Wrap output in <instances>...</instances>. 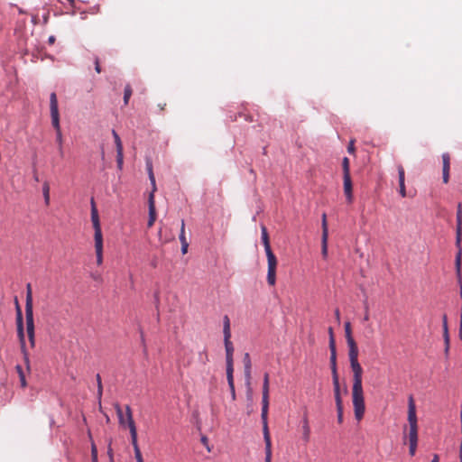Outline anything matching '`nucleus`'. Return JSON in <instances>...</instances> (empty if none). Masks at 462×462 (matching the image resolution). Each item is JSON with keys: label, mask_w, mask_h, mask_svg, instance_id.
<instances>
[{"label": "nucleus", "mask_w": 462, "mask_h": 462, "mask_svg": "<svg viewBox=\"0 0 462 462\" xmlns=\"http://www.w3.org/2000/svg\"><path fill=\"white\" fill-rule=\"evenodd\" d=\"M350 366L353 372L352 402L355 418L361 420L364 417L365 406L362 386L363 369L358 362V349L348 350Z\"/></svg>", "instance_id": "f257e3e1"}, {"label": "nucleus", "mask_w": 462, "mask_h": 462, "mask_svg": "<svg viewBox=\"0 0 462 462\" xmlns=\"http://www.w3.org/2000/svg\"><path fill=\"white\" fill-rule=\"evenodd\" d=\"M50 110H51V125L56 130V142L59 144V152L60 157H63V148H62V134L60 125V114H59V106H58V99L56 93L52 92L50 95Z\"/></svg>", "instance_id": "f03ea898"}, {"label": "nucleus", "mask_w": 462, "mask_h": 462, "mask_svg": "<svg viewBox=\"0 0 462 462\" xmlns=\"http://www.w3.org/2000/svg\"><path fill=\"white\" fill-rule=\"evenodd\" d=\"M15 309H16L17 337L19 339L21 352L23 354L25 365H26L27 369L30 370V359H29V353L26 349V344H25V335H24L23 313H22V310L18 303L17 299H15Z\"/></svg>", "instance_id": "7ed1b4c3"}, {"label": "nucleus", "mask_w": 462, "mask_h": 462, "mask_svg": "<svg viewBox=\"0 0 462 462\" xmlns=\"http://www.w3.org/2000/svg\"><path fill=\"white\" fill-rule=\"evenodd\" d=\"M408 424L409 432L407 435L409 441H418V419L416 414V406L412 396L408 400Z\"/></svg>", "instance_id": "20e7f679"}, {"label": "nucleus", "mask_w": 462, "mask_h": 462, "mask_svg": "<svg viewBox=\"0 0 462 462\" xmlns=\"http://www.w3.org/2000/svg\"><path fill=\"white\" fill-rule=\"evenodd\" d=\"M126 411H127L128 429L130 430L131 442H132V445L134 448L136 462H143L142 453H141V450H140V448H139L138 442H137V430H136L135 423L134 421L132 410L129 405H126Z\"/></svg>", "instance_id": "39448f33"}, {"label": "nucleus", "mask_w": 462, "mask_h": 462, "mask_svg": "<svg viewBox=\"0 0 462 462\" xmlns=\"http://www.w3.org/2000/svg\"><path fill=\"white\" fill-rule=\"evenodd\" d=\"M268 408H269V374H265L263 376V398H262V413H261L263 427H265V425H268V422H267Z\"/></svg>", "instance_id": "423d86ee"}, {"label": "nucleus", "mask_w": 462, "mask_h": 462, "mask_svg": "<svg viewBox=\"0 0 462 462\" xmlns=\"http://www.w3.org/2000/svg\"><path fill=\"white\" fill-rule=\"evenodd\" d=\"M329 350H330V366H331V372H332L333 387L337 388V387H340V385H339V379H338L337 369L336 345H335V339L333 337H331L329 339Z\"/></svg>", "instance_id": "0eeeda50"}, {"label": "nucleus", "mask_w": 462, "mask_h": 462, "mask_svg": "<svg viewBox=\"0 0 462 462\" xmlns=\"http://www.w3.org/2000/svg\"><path fill=\"white\" fill-rule=\"evenodd\" d=\"M267 257V282L269 285L273 286L276 282V266H277V258L272 250L266 251Z\"/></svg>", "instance_id": "6e6552de"}, {"label": "nucleus", "mask_w": 462, "mask_h": 462, "mask_svg": "<svg viewBox=\"0 0 462 462\" xmlns=\"http://www.w3.org/2000/svg\"><path fill=\"white\" fill-rule=\"evenodd\" d=\"M91 222L94 228V240L103 239L98 212L93 199H91Z\"/></svg>", "instance_id": "1a4fd4ad"}, {"label": "nucleus", "mask_w": 462, "mask_h": 462, "mask_svg": "<svg viewBox=\"0 0 462 462\" xmlns=\"http://www.w3.org/2000/svg\"><path fill=\"white\" fill-rule=\"evenodd\" d=\"M224 344L226 348V373H234V361H233V354H234V346L232 342L230 341V337H224Z\"/></svg>", "instance_id": "9d476101"}, {"label": "nucleus", "mask_w": 462, "mask_h": 462, "mask_svg": "<svg viewBox=\"0 0 462 462\" xmlns=\"http://www.w3.org/2000/svg\"><path fill=\"white\" fill-rule=\"evenodd\" d=\"M26 331L31 347L35 346V328L33 320V311L25 312Z\"/></svg>", "instance_id": "9b49d317"}, {"label": "nucleus", "mask_w": 462, "mask_h": 462, "mask_svg": "<svg viewBox=\"0 0 462 462\" xmlns=\"http://www.w3.org/2000/svg\"><path fill=\"white\" fill-rule=\"evenodd\" d=\"M263 439L265 443V462H271L272 461V442L271 438L269 434V429L268 425H265V427H263Z\"/></svg>", "instance_id": "f8f14e48"}, {"label": "nucleus", "mask_w": 462, "mask_h": 462, "mask_svg": "<svg viewBox=\"0 0 462 462\" xmlns=\"http://www.w3.org/2000/svg\"><path fill=\"white\" fill-rule=\"evenodd\" d=\"M457 225L456 244L460 249L461 248L460 244H461V240H462V206L460 203L457 205Z\"/></svg>", "instance_id": "ddd939ff"}, {"label": "nucleus", "mask_w": 462, "mask_h": 462, "mask_svg": "<svg viewBox=\"0 0 462 462\" xmlns=\"http://www.w3.org/2000/svg\"><path fill=\"white\" fill-rule=\"evenodd\" d=\"M148 210H149V219L147 226L151 227L155 220H156V209H155V201L152 194H149L148 197Z\"/></svg>", "instance_id": "4468645a"}, {"label": "nucleus", "mask_w": 462, "mask_h": 462, "mask_svg": "<svg viewBox=\"0 0 462 462\" xmlns=\"http://www.w3.org/2000/svg\"><path fill=\"white\" fill-rule=\"evenodd\" d=\"M334 396H335V402H336V407H337V421L339 423L343 420V403H342V398L340 395V387L334 388Z\"/></svg>", "instance_id": "2eb2a0df"}, {"label": "nucleus", "mask_w": 462, "mask_h": 462, "mask_svg": "<svg viewBox=\"0 0 462 462\" xmlns=\"http://www.w3.org/2000/svg\"><path fill=\"white\" fill-rule=\"evenodd\" d=\"M398 170V179H399V193L402 198L406 197V189H405V171L402 165L397 167Z\"/></svg>", "instance_id": "dca6fc26"}, {"label": "nucleus", "mask_w": 462, "mask_h": 462, "mask_svg": "<svg viewBox=\"0 0 462 462\" xmlns=\"http://www.w3.org/2000/svg\"><path fill=\"white\" fill-rule=\"evenodd\" d=\"M344 193L346 197L347 201L350 203L353 200V194H352V180L350 174H344Z\"/></svg>", "instance_id": "f3484780"}, {"label": "nucleus", "mask_w": 462, "mask_h": 462, "mask_svg": "<svg viewBox=\"0 0 462 462\" xmlns=\"http://www.w3.org/2000/svg\"><path fill=\"white\" fill-rule=\"evenodd\" d=\"M244 363V372H245V377L247 385H250V380H251V368H252V363L251 358L248 353H245L243 358Z\"/></svg>", "instance_id": "a211bd4d"}, {"label": "nucleus", "mask_w": 462, "mask_h": 462, "mask_svg": "<svg viewBox=\"0 0 462 462\" xmlns=\"http://www.w3.org/2000/svg\"><path fill=\"white\" fill-rule=\"evenodd\" d=\"M345 335H346V343L348 346V350L356 349L357 346H356V342L352 337V333H351L350 322L345 323Z\"/></svg>", "instance_id": "6ab92c4d"}, {"label": "nucleus", "mask_w": 462, "mask_h": 462, "mask_svg": "<svg viewBox=\"0 0 462 462\" xmlns=\"http://www.w3.org/2000/svg\"><path fill=\"white\" fill-rule=\"evenodd\" d=\"M95 241V250L97 256V265H101L103 263V239H97Z\"/></svg>", "instance_id": "aec40b11"}, {"label": "nucleus", "mask_w": 462, "mask_h": 462, "mask_svg": "<svg viewBox=\"0 0 462 462\" xmlns=\"http://www.w3.org/2000/svg\"><path fill=\"white\" fill-rule=\"evenodd\" d=\"M33 311L32 308V293L31 284L26 285L25 312Z\"/></svg>", "instance_id": "412c9836"}, {"label": "nucleus", "mask_w": 462, "mask_h": 462, "mask_svg": "<svg viewBox=\"0 0 462 462\" xmlns=\"http://www.w3.org/2000/svg\"><path fill=\"white\" fill-rule=\"evenodd\" d=\"M115 409H116V415L118 417V422L119 424L122 426V427H125V425L128 426V420H127V411H125V417L124 416L123 414V411L121 409V406L116 403L115 405Z\"/></svg>", "instance_id": "4be33fe9"}, {"label": "nucleus", "mask_w": 462, "mask_h": 462, "mask_svg": "<svg viewBox=\"0 0 462 462\" xmlns=\"http://www.w3.org/2000/svg\"><path fill=\"white\" fill-rule=\"evenodd\" d=\"M261 238H262V242L264 246V251L266 252V251L272 250L270 242H269V236H268L267 228L265 226H261Z\"/></svg>", "instance_id": "5701e85b"}, {"label": "nucleus", "mask_w": 462, "mask_h": 462, "mask_svg": "<svg viewBox=\"0 0 462 462\" xmlns=\"http://www.w3.org/2000/svg\"><path fill=\"white\" fill-rule=\"evenodd\" d=\"M302 431H303L302 438H303L304 441L309 442L310 436V428L309 420H308L307 417H304L302 420Z\"/></svg>", "instance_id": "b1692460"}, {"label": "nucleus", "mask_w": 462, "mask_h": 462, "mask_svg": "<svg viewBox=\"0 0 462 462\" xmlns=\"http://www.w3.org/2000/svg\"><path fill=\"white\" fill-rule=\"evenodd\" d=\"M234 373H226V379L228 383V386L231 393V398L232 400L236 399V390H235V383H234Z\"/></svg>", "instance_id": "393cba45"}, {"label": "nucleus", "mask_w": 462, "mask_h": 462, "mask_svg": "<svg viewBox=\"0 0 462 462\" xmlns=\"http://www.w3.org/2000/svg\"><path fill=\"white\" fill-rule=\"evenodd\" d=\"M15 369H16V371L18 373V375H19L21 386L23 388L26 387L27 383H26L25 374H24V372H23L22 366L20 365H17L15 366Z\"/></svg>", "instance_id": "a878e982"}, {"label": "nucleus", "mask_w": 462, "mask_h": 462, "mask_svg": "<svg viewBox=\"0 0 462 462\" xmlns=\"http://www.w3.org/2000/svg\"><path fill=\"white\" fill-rule=\"evenodd\" d=\"M223 323H224L223 324L224 325V328H223L224 337H231L230 321L226 315L224 317Z\"/></svg>", "instance_id": "bb28decb"}, {"label": "nucleus", "mask_w": 462, "mask_h": 462, "mask_svg": "<svg viewBox=\"0 0 462 462\" xmlns=\"http://www.w3.org/2000/svg\"><path fill=\"white\" fill-rule=\"evenodd\" d=\"M328 236H321V254L324 258L328 257Z\"/></svg>", "instance_id": "cd10ccee"}, {"label": "nucleus", "mask_w": 462, "mask_h": 462, "mask_svg": "<svg viewBox=\"0 0 462 462\" xmlns=\"http://www.w3.org/2000/svg\"><path fill=\"white\" fill-rule=\"evenodd\" d=\"M42 194L44 197V201L46 205L50 203V185L47 181H45L42 185Z\"/></svg>", "instance_id": "c85d7f7f"}, {"label": "nucleus", "mask_w": 462, "mask_h": 462, "mask_svg": "<svg viewBox=\"0 0 462 462\" xmlns=\"http://www.w3.org/2000/svg\"><path fill=\"white\" fill-rule=\"evenodd\" d=\"M112 134H113V137L115 140L116 152H123V144H122V142H121V139H120L118 134L115 130H113Z\"/></svg>", "instance_id": "c756f323"}, {"label": "nucleus", "mask_w": 462, "mask_h": 462, "mask_svg": "<svg viewBox=\"0 0 462 462\" xmlns=\"http://www.w3.org/2000/svg\"><path fill=\"white\" fill-rule=\"evenodd\" d=\"M442 325H443V338H444V341H448V337H449V334H448V319H447V315L444 314L443 317H442Z\"/></svg>", "instance_id": "7c9ffc66"}, {"label": "nucleus", "mask_w": 462, "mask_h": 462, "mask_svg": "<svg viewBox=\"0 0 462 462\" xmlns=\"http://www.w3.org/2000/svg\"><path fill=\"white\" fill-rule=\"evenodd\" d=\"M179 239H180V245L181 244H189L188 241H187L186 236H185V222H184L183 219L181 220V226H180V232Z\"/></svg>", "instance_id": "2f4dec72"}, {"label": "nucleus", "mask_w": 462, "mask_h": 462, "mask_svg": "<svg viewBox=\"0 0 462 462\" xmlns=\"http://www.w3.org/2000/svg\"><path fill=\"white\" fill-rule=\"evenodd\" d=\"M443 169L442 171H449L450 167V157L448 153L442 154Z\"/></svg>", "instance_id": "473e14b6"}, {"label": "nucleus", "mask_w": 462, "mask_h": 462, "mask_svg": "<svg viewBox=\"0 0 462 462\" xmlns=\"http://www.w3.org/2000/svg\"><path fill=\"white\" fill-rule=\"evenodd\" d=\"M132 96V88L129 85H126L124 91V104L127 105Z\"/></svg>", "instance_id": "72a5a7b5"}, {"label": "nucleus", "mask_w": 462, "mask_h": 462, "mask_svg": "<svg viewBox=\"0 0 462 462\" xmlns=\"http://www.w3.org/2000/svg\"><path fill=\"white\" fill-rule=\"evenodd\" d=\"M124 163V154L123 152H116V164L119 170H122Z\"/></svg>", "instance_id": "f704fd0d"}, {"label": "nucleus", "mask_w": 462, "mask_h": 462, "mask_svg": "<svg viewBox=\"0 0 462 462\" xmlns=\"http://www.w3.org/2000/svg\"><path fill=\"white\" fill-rule=\"evenodd\" d=\"M322 236H328L327 216L325 213L322 215Z\"/></svg>", "instance_id": "c9c22d12"}, {"label": "nucleus", "mask_w": 462, "mask_h": 462, "mask_svg": "<svg viewBox=\"0 0 462 462\" xmlns=\"http://www.w3.org/2000/svg\"><path fill=\"white\" fill-rule=\"evenodd\" d=\"M96 377H97V397L100 400V398L102 396V392H103L102 382H101V377H100L99 374H97Z\"/></svg>", "instance_id": "e433bc0d"}, {"label": "nucleus", "mask_w": 462, "mask_h": 462, "mask_svg": "<svg viewBox=\"0 0 462 462\" xmlns=\"http://www.w3.org/2000/svg\"><path fill=\"white\" fill-rule=\"evenodd\" d=\"M418 441H409V453L411 456H414L417 449Z\"/></svg>", "instance_id": "4c0bfd02"}, {"label": "nucleus", "mask_w": 462, "mask_h": 462, "mask_svg": "<svg viewBox=\"0 0 462 462\" xmlns=\"http://www.w3.org/2000/svg\"><path fill=\"white\" fill-rule=\"evenodd\" d=\"M91 458L92 462H97V449L94 442L91 444Z\"/></svg>", "instance_id": "58836bf2"}, {"label": "nucleus", "mask_w": 462, "mask_h": 462, "mask_svg": "<svg viewBox=\"0 0 462 462\" xmlns=\"http://www.w3.org/2000/svg\"><path fill=\"white\" fill-rule=\"evenodd\" d=\"M149 180H150L152 187L150 194H152L154 196V192L156 191V184H155V178H154L153 172H151Z\"/></svg>", "instance_id": "ea45409f"}, {"label": "nucleus", "mask_w": 462, "mask_h": 462, "mask_svg": "<svg viewBox=\"0 0 462 462\" xmlns=\"http://www.w3.org/2000/svg\"><path fill=\"white\" fill-rule=\"evenodd\" d=\"M149 180H150L152 187L150 194H152L154 196V192L156 191V184H155V178H154L153 172H151Z\"/></svg>", "instance_id": "a19ab883"}, {"label": "nucleus", "mask_w": 462, "mask_h": 462, "mask_svg": "<svg viewBox=\"0 0 462 462\" xmlns=\"http://www.w3.org/2000/svg\"><path fill=\"white\" fill-rule=\"evenodd\" d=\"M343 171L344 174H350L349 173V161L348 158L345 157L343 159Z\"/></svg>", "instance_id": "79ce46f5"}, {"label": "nucleus", "mask_w": 462, "mask_h": 462, "mask_svg": "<svg viewBox=\"0 0 462 462\" xmlns=\"http://www.w3.org/2000/svg\"><path fill=\"white\" fill-rule=\"evenodd\" d=\"M443 182L448 183L449 180V171H442Z\"/></svg>", "instance_id": "37998d69"}, {"label": "nucleus", "mask_w": 462, "mask_h": 462, "mask_svg": "<svg viewBox=\"0 0 462 462\" xmlns=\"http://www.w3.org/2000/svg\"><path fill=\"white\" fill-rule=\"evenodd\" d=\"M199 356H200V359H201V362L203 364H205L207 361H208V356H207V353L206 351H202L199 353Z\"/></svg>", "instance_id": "c03bdc74"}, {"label": "nucleus", "mask_w": 462, "mask_h": 462, "mask_svg": "<svg viewBox=\"0 0 462 462\" xmlns=\"http://www.w3.org/2000/svg\"><path fill=\"white\" fill-rule=\"evenodd\" d=\"M95 69L97 73H100L101 72V68H100V65H99V60H98V58H96L95 59Z\"/></svg>", "instance_id": "a18cd8bd"}, {"label": "nucleus", "mask_w": 462, "mask_h": 462, "mask_svg": "<svg viewBox=\"0 0 462 462\" xmlns=\"http://www.w3.org/2000/svg\"><path fill=\"white\" fill-rule=\"evenodd\" d=\"M189 244H181V253L185 254L188 252Z\"/></svg>", "instance_id": "49530a36"}, {"label": "nucleus", "mask_w": 462, "mask_h": 462, "mask_svg": "<svg viewBox=\"0 0 462 462\" xmlns=\"http://www.w3.org/2000/svg\"><path fill=\"white\" fill-rule=\"evenodd\" d=\"M146 166H147L148 175L150 176L151 172H153V171H152V162H147Z\"/></svg>", "instance_id": "de8ad7c7"}, {"label": "nucleus", "mask_w": 462, "mask_h": 462, "mask_svg": "<svg viewBox=\"0 0 462 462\" xmlns=\"http://www.w3.org/2000/svg\"><path fill=\"white\" fill-rule=\"evenodd\" d=\"M444 342H445V353H446V355H448V350H449V337H448V341H444Z\"/></svg>", "instance_id": "09e8293b"}, {"label": "nucleus", "mask_w": 462, "mask_h": 462, "mask_svg": "<svg viewBox=\"0 0 462 462\" xmlns=\"http://www.w3.org/2000/svg\"><path fill=\"white\" fill-rule=\"evenodd\" d=\"M335 318L337 319V321L339 323L340 322V312H339V310H335Z\"/></svg>", "instance_id": "8fccbe9b"}, {"label": "nucleus", "mask_w": 462, "mask_h": 462, "mask_svg": "<svg viewBox=\"0 0 462 462\" xmlns=\"http://www.w3.org/2000/svg\"><path fill=\"white\" fill-rule=\"evenodd\" d=\"M369 319V314H368V307L365 306V313L364 316V321H367Z\"/></svg>", "instance_id": "3c124183"}, {"label": "nucleus", "mask_w": 462, "mask_h": 462, "mask_svg": "<svg viewBox=\"0 0 462 462\" xmlns=\"http://www.w3.org/2000/svg\"><path fill=\"white\" fill-rule=\"evenodd\" d=\"M347 150L349 152H354V143L353 141L350 142L348 147H347Z\"/></svg>", "instance_id": "603ef678"}, {"label": "nucleus", "mask_w": 462, "mask_h": 462, "mask_svg": "<svg viewBox=\"0 0 462 462\" xmlns=\"http://www.w3.org/2000/svg\"><path fill=\"white\" fill-rule=\"evenodd\" d=\"M48 42L50 44H53L55 42V36L53 35H51L49 38H48Z\"/></svg>", "instance_id": "864d4df0"}, {"label": "nucleus", "mask_w": 462, "mask_h": 462, "mask_svg": "<svg viewBox=\"0 0 462 462\" xmlns=\"http://www.w3.org/2000/svg\"><path fill=\"white\" fill-rule=\"evenodd\" d=\"M107 454H108V456H109V457H110V460H111V462H112V461H113V451H112V448H108V450H107Z\"/></svg>", "instance_id": "5fc2aeb1"}, {"label": "nucleus", "mask_w": 462, "mask_h": 462, "mask_svg": "<svg viewBox=\"0 0 462 462\" xmlns=\"http://www.w3.org/2000/svg\"><path fill=\"white\" fill-rule=\"evenodd\" d=\"M431 462H439V457H438V455H434V457H433V458H432Z\"/></svg>", "instance_id": "6e6d98bb"}, {"label": "nucleus", "mask_w": 462, "mask_h": 462, "mask_svg": "<svg viewBox=\"0 0 462 462\" xmlns=\"http://www.w3.org/2000/svg\"><path fill=\"white\" fill-rule=\"evenodd\" d=\"M33 179H34L35 181H39V178H38V175H37L36 171H34Z\"/></svg>", "instance_id": "4d7b16f0"}, {"label": "nucleus", "mask_w": 462, "mask_h": 462, "mask_svg": "<svg viewBox=\"0 0 462 462\" xmlns=\"http://www.w3.org/2000/svg\"><path fill=\"white\" fill-rule=\"evenodd\" d=\"M459 458L460 462H462V447L459 448Z\"/></svg>", "instance_id": "13d9d810"}, {"label": "nucleus", "mask_w": 462, "mask_h": 462, "mask_svg": "<svg viewBox=\"0 0 462 462\" xmlns=\"http://www.w3.org/2000/svg\"><path fill=\"white\" fill-rule=\"evenodd\" d=\"M328 332H329V336H330V337H329V338H330L331 337H334V336H333V330H332V328H328Z\"/></svg>", "instance_id": "bf43d9fd"}, {"label": "nucleus", "mask_w": 462, "mask_h": 462, "mask_svg": "<svg viewBox=\"0 0 462 462\" xmlns=\"http://www.w3.org/2000/svg\"><path fill=\"white\" fill-rule=\"evenodd\" d=\"M460 420H461V433H462V407L460 411Z\"/></svg>", "instance_id": "052dcab7"}, {"label": "nucleus", "mask_w": 462, "mask_h": 462, "mask_svg": "<svg viewBox=\"0 0 462 462\" xmlns=\"http://www.w3.org/2000/svg\"><path fill=\"white\" fill-rule=\"evenodd\" d=\"M141 338H142V341L143 342L144 341V337H143V334L141 333Z\"/></svg>", "instance_id": "680f3d73"}, {"label": "nucleus", "mask_w": 462, "mask_h": 462, "mask_svg": "<svg viewBox=\"0 0 462 462\" xmlns=\"http://www.w3.org/2000/svg\"><path fill=\"white\" fill-rule=\"evenodd\" d=\"M201 440H202V442H205L207 440V438L206 437H202Z\"/></svg>", "instance_id": "e2e57ef3"}, {"label": "nucleus", "mask_w": 462, "mask_h": 462, "mask_svg": "<svg viewBox=\"0 0 462 462\" xmlns=\"http://www.w3.org/2000/svg\"><path fill=\"white\" fill-rule=\"evenodd\" d=\"M68 1L70 3V5H73L75 2V0H68Z\"/></svg>", "instance_id": "0e129e2a"}, {"label": "nucleus", "mask_w": 462, "mask_h": 462, "mask_svg": "<svg viewBox=\"0 0 462 462\" xmlns=\"http://www.w3.org/2000/svg\"><path fill=\"white\" fill-rule=\"evenodd\" d=\"M113 462V461H112Z\"/></svg>", "instance_id": "69168bd1"}]
</instances>
